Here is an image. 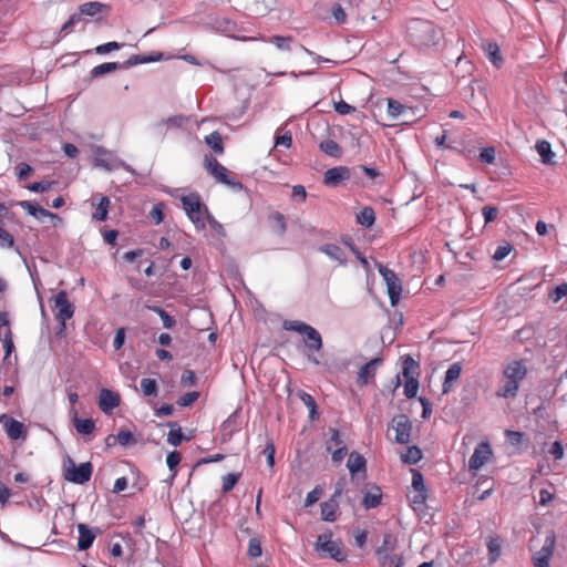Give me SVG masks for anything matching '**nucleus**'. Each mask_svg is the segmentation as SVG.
<instances>
[{
    "label": "nucleus",
    "mask_w": 567,
    "mask_h": 567,
    "mask_svg": "<svg viewBox=\"0 0 567 567\" xmlns=\"http://www.w3.org/2000/svg\"><path fill=\"white\" fill-rule=\"evenodd\" d=\"M213 25L214 28L228 35V37H231V38H235V39H239L237 35H236V32L238 30V27L235 22H233L231 20L227 19V18H216L214 21H213Z\"/></svg>",
    "instance_id": "nucleus-20"
},
{
    "label": "nucleus",
    "mask_w": 567,
    "mask_h": 567,
    "mask_svg": "<svg viewBox=\"0 0 567 567\" xmlns=\"http://www.w3.org/2000/svg\"><path fill=\"white\" fill-rule=\"evenodd\" d=\"M486 545L488 549V560L489 563H495L501 556L502 540L499 537H488Z\"/></svg>",
    "instance_id": "nucleus-29"
},
{
    "label": "nucleus",
    "mask_w": 567,
    "mask_h": 567,
    "mask_svg": "<svg viewBox=\"0 0 567 567\" xmlns=\"http://www.w3.org/2000/svg\"><path fill=\"white\" fill-rule=\"evenodd\" d=\"M367 461L358 452H351L347 462V467L352 475L359 472H365Z\"/></svg>",
    "instance_id": "nucleus-25"
},
{
    "label": "nucleus",
    "mask_w": 567,
    "mask_h": 567,
    "mask_svg": "<svg viewBox=\"0 0 567 567\" xmlns=\"http://www.w3.org/2000/svg\"><path fill=\"white\" fill-rule=\"evenodd\" d=\"M412 472V486L415 492H426L423 475L417 470H411Z\"/></svg>",
    "instance_id": "nucleus-50"
},
{
    "label": "nucleus",
    "mask_w": 567,
    "mask_h": 567,
    "mask_svg": "<svg viewBox=\"0 0 567 567\" xmlns=\"http://www.w3.org/2000/svg\"><path fill=\"white\" fill-rule=\"evenodd\" d=\"M120 68V64L116 62H105L100 65L94 66L91 70L92 78H99L104 74L111 73Z\"/></svg>",
    "instance_id": "nucleus-38"
},
{
    "label": "nucleus",
    "mask_w": 567,
    "mask_h": 567,
    "mask_svg": "<svg viewBox=\"0 0 567 567\" xmlns=\"http://www.w3.org/2000/svg\"><path fill=\"white\" fill-rule=\"evenodd\" d=\"M171 431L167 434V442L173 446H178L183 442L182 429L175 422H169Z\"/></svg>",
    "instance_id": "nucleus-36"
},
{
    "label": "nucleus",
    "mask_w": 567,
    "mask_h": 567,
    "mask_svg": "<svg viewBox=\"0 0 567 567\" xmlns=\"http://www.w3.org/2000/svg\"><path fill=\"white\" fill-rule=\"evenodd\" d=\"M54 309L56 310L55 320L60 324L59 333L65 329L66 320L71 319L74 315V307L68 299V293L64 290L59 291L53 298Z\"/></svg>",
    "instance_id": "nucleus-9"
},
{
    "label": "nucleus",
    "mask_w": 567,
    "mask_h": 567,
    "mask_svg": "<svg viewBox=\"0 0 567 567\" xmlns=\"http://www.w3.org/2000/svg\"><path fill=\"white\" fill-rule=\"evenodd\" d=\"M419 390V381L416 377H411L406 379L405 385H404V395L408 399H412L416 395Z\"/></svg>",
    "instance_id": "nucleus-46"
},
{
    "label": "nucleus",
    "mask_w": 567,
    "mask_h": 567,
    "mask_svg": "<svg viewBox=\"0 0 567 567\" xmlns=\"http://www.w3.org/2000/svg\"><path fill=\"white\" fill-rule=\"evenodd\" d=\"M378 270L386 284L390 302L392 306H395L402 292L401 281L393 270L388 269L381 264L378 265Z\"/></svg>",
    "instance_id": "nucleus-10"
},
{
    "label": "nucleus",
    "mask_w": 567,
    "mask_h": 567,
    "mask_svg": "<svg viewBox=\"0 0 567 567\" xmlns=\"http://www.w3.org/2000/svg\"><path fill=\"white\" fill-rule=\"evenodd\" d=\"M280 51H291V44L295 42L291 35H274L267 40Z\"/></svg>",
    "instance_id": "nucleus-31"
},
{
    "label": "nucleus",
    "mask_w": 567,
    "mask_h": 567,
    "mask_svg": "<svg viewBox=\"0 0 567 567\" xmlns=\"http://www.w3.org/2000/svg\"><path fill=\"white\" fill-rule=\"evenodd\" d=\"M339 507V501L330 497L328 501L321 504V518L324 522H334L336 512Z\"/></svg>",
    "instance_id": "nucleus-27"
},
{
    "label": "nucleus",
    "mask_w": 567,
    "mask_h": 567,
    "mask_svg": "<svg viewBox=\"0 0 567 567\" xmlns=\"http://www.w3.org/2000/svg\"><path fill=\"white\" fill-rule=\"evenodd\" d=\"M357 221L367 228L371 227L375 221V213L371 207H364L357 215Z\"/></svg>",
    "instance_id": "nucleus-32"
},
{
    "label": "nucleus",
    "mask_w": 567,
    "mask_h": 567,
    "mask_svg": "<svg viewBox=\"0 0 567 567\" xmlns=\"http://www.w3.org/2000/svg\"><path fill=\"white\" fill-rule=\"evenodd\" d=\"M382 493L379 486H373L363 495L362 504L367 509L375 508L380 505Z\"/></svg>",
    "instance_id": "nucleus-26"
},
{
    "label": "nucleus",
    "mask_w": 567,
    "mask_h": 567,
    "mask_svg": "<svg viewBox=\"0 0 567 567\" xmlns=\"http://www.w3.org/2000/svg\"><path fill=\"white\" fill-rule=\"evenodd\" d=\"M93 465L90 462L76 465L74 461L68 456L63 464V477L65 481L74 484H85L91 480Z\"/></svg>",
    "instance_id": "nucleus-5"
},
{
    "label": "nucleus",
    "mask_w": 567,
    "mask_h": 567,
    "mask_svg": "<svg viewBox=\"0 0 567 567\" xmlns=\"http://www.w3.org/2000/svg\"><path fill=\"white\" fill-rule=\"evenodd\" d=\"M53 185H54V182L42 181V182L31 183L27 186V188L33 193H44V192L50 190Z\"/></svg>",
    "instance_id": "nucleus-49"
},
{
    "label": "nucleus",
    "mask_w": 567,
    "mask_h": 567,
    "mask_svg": "<svg viewBox=\"0 0 567 567\" xmlns=\"http://www.w3.org/2000/svg\"><path fill=\"white\" fill-rule=\"evenodd\" d=\"M535 147L544 164L550 165L555 163V153L551 151L549 142L545 140L538 141Z\"/></svg>",
    "instance_id": "nucleus-28"
},
{
    "label": "nucleus",
    "mask_w": 567,
    "mask_h": 567,
    "mask_svg": "<svg viewBox=\"0 0 567 567\" xmlns=\"http://www.w3.org/2000/svg\"><path fill=\"white\" fill-rule=\"evenodd\" d=\"M346 445L341 440V435L338 430H331V436L327 441V451H332V449H337L339 446Z\"/></svg>",
    "instance_id": "nucleus-52"
},
{
    "label": "nucleus",
    "mask_w": 567,
    "mask_h": 567,
    "mask_svg": "<svg viewBox=\"0 0 567 567\" xmlns=\"http://www.w3.org/2000/svg\"><path fill=\"white\" fill-rule=\"evenodd\" d=\"M527 372L528 369L522 360H513L505 363L502 369V377L495 395L502 399L516 398L520 383L526 378Z\"/></svg>",
    "instance_id": "nucleus-1"
},
{
    "label": "nucleus",
    "mask_w": 567,
    "mask_h": 567,
    "mask_svg": "<svg viewBox=\"0 0 567 567\" xmlns=\"http://www.w3.org/2000/svg\"><path fill=\"white\" fill-rule=\"evenodd\" d=\"M492 455V449L491 445L487 442L480 443L475 450L472 456L468 460V468L471 471H477L480 470L491 457Z\"/></svg>",
    "instance_id": "nucleus-12"
},
{
    "label": "nucleus",
    "mask_w": 567,
    "mask_h": 567,
    "mask_svg": "<svg viewBox=\"0 0 567 567\" xmlns=\"http://www.w3.org/2000/svg\"><path fill=\"white\" fill-rule=\"evenodd\" d=\"M110 199L106 196H102L96 205L93 218L96 220H105L109 213Z\"/></svg>",
    "instance_id": "nucleus-37"
},
{
    "label": "nucleus",
    "mask_w": 567,
    "mask_h": 567,
    "mask_svg": "<svg viewBox=\"0 0 567 567\" xmlns=\"http://www.w3.org/2000/svg\"><path fill=\"white\" fill-rule=\"evenodd\" d=\"M566 296H567V284H561L549 292V299L555 303L560 301Z\"/></svg>",
    "instance_id": "nucleus-54"
},
{
    "label": "nucleus",
    "mask_w": 567,
    "mask_h": 567,
    "mask_svg": "<svg viewBox=\"0 0 567 567\" xmlns=\"http://www.w3.org/2000/svg\"><path fill=\"white\" fill-rule=\"evenodd\" d=\"M78 532H79V539H78L79 550L89 549L95 539V534L84 524L78 525Z\"/></svg>",
    "instance_id": "nucleus-19"
},
{
    "label": "nucleus",
    "mask_w": 567,
    "mask_h": 567,
    "mask_svg": "<svg viewBox=\"0 0 567 567\" xmlns=\"http://www.w3.org/2000/svg\"><path fill=\"white\" fill-rule=\"evenodd\" d=\"M320 151L331 157H340L341 156V147L333 140H324L319 145Z\"/></svg>",
    "instance_id": "nucleus-34"
},
{
    "label": "nucleus",
    "mask_w": 567,
    "mask_h": 567,
    "mask_svg": "<svg viewBox=\"0 0 567 567\" xmlns=\"http://www.w3.org/2000/svg\"><path fill=\"white\" fill-rule=\"evenodd\" d=\"M291 143H292V136H291V133L289 131L285 132L282 135H277L276 136L275 145L277 147L278 146H284L285 148H289L291 146Z\"/></svg>",
    "instance_id": "nucleus-63"
},
{
    "label": "nucleus",
    "mask_w": 567,
    "mask_h": 567,
    "mask_svg": "<svg viewBox=\"0 0 567 567\" xmlns=\"http://www.w3.org/2000/svg\"><path fill=\"white\" fill-rule=\"evenodd\" d=\"M164 208L165 205L163 203H157L150 212V216L156 225L161 224L164 219Z\"/></svg>",
    "instance_id": "nucleus-55"
},
{
    "label": "nucleus",
    "mask_w": 567,
    "mask_h": 567,
    "mask_svg": "<svg viewBox=\"0 0 567 567\" xmlns=\"http://www.w3.org/2000/svg\"><path fill=\"white\" fill-rule=\"evenodd\" d=\"M315 550L321 558H331L339 563L347 559V553L342 542L340 539H333L331 530H326L318 535L315 543Z\"/></svg>",
    "instance_id": "nucleus-3"
},
{
    "label": "nucleus",
    "mask_w": 567,
    "mask_h": 567,
    "mask_svg": "<svg viewBox=\"0 0 567 567\" xmlns=\"http://www.w3.org/2000/svg\"><path fill=\"white\" fill-rule=\"evenodd\" d=\"M199 396V393L198 392H188V393H185L184 395H182L177 403L178 405L181 406H189L192 405Z\"/></svg>",
    "instance_id": "nucleus-61"
},
{
    "label": "nucleus",
    "mask_w": 567,
    "mask_h": 567,
    "mask_svg": "<svg viewBox=\"0 0 567 567\" xmlns=\"http://www.w3.org/2000/svg\"><path fill=\"white\" fill-rule=\"evenodd\" d=\"M32 172V167L27 163H20L16 167V173L19 179H27Z\"/></svg>",
    "instance_id": "nucleus-64"
},
{
    "label": "nucleus",
    "mask_w": 567,
    "mask_h": 567,
    "mask_svg": "<svg viewBox=\"0 0 567 567\" xmlns=\"http://www.w3.org/2000/svg\"><path fill=\"white\" fill-rule=\"evenodd\" d=\"M422 458V451L417 446L408 447L406 452L401 455V460L406 464H416Z\"/></svg>",
    "instance_id": "nucleus-39"
},
{
    "label": "nucleus",
    "mask_w": 567,
    "mask_h": 567,
    "mask_svg": "<svg viewBox=\"0 0 567 567\" xmlns=\"http://www.w3.org/2000/svg\"><path fill=\"white\" fill-rule=\"evenodd\" d=\"M392 429L395 431V442L399 444H408L411 440L412 424L404 414L396 415L391 422Z\"/></svg>",
    "instance_id": "nucleus-11"
},
{
    "label": "nucleus",
    "mask_w": 567,
    "mask_h": 567,
    "mask_svg": "<svg viewBox=\"0 0 567 567\" xmlns=\"http://www.w3.org/2000/svg\"><path fill=\"white\" fill-rule=\"evenodd\" d=\"M411 107L400 103L399 101H395L393 99H388V114L396 118L399 116L404 117V122H408L409 120V113L411 112Z\"/></svg>",
    "instance_id": "nucleus-23"
},
{
    "label": "nucleus",
    "mask_w": 567,
    "mask_h": 567,
    "mask_svg": "<svg viewBox=\"0 0 567 567\" xmlns=\"http://www.w3.org/2000/svg\"><path fill=\"white\" fill-rule=\"evenodd\" d=\"M116 436V443L122 446H130L136 443V440L133 433L128 430H121Z\"/></svg>",
    "instance_id": "nucleus-45"
},
{
    "label": "nucleus",
    "mask_w": 567,
    "mask_h": 567,
    "mask_svg": "<svg viewBox=\"0 0 567 567\" xmlns=\"http://www.w3.org/2000/svg\"><path fill=\"white\" fill-rule=\"evenodd\" d=\"M402 374L405 379L416 377L419 374V363L411 355H405L403 358Z\"/></svg>",
    "instance_id": "nucleus-33"
},
{
    "label": "nucleus",
    "mask_w": 567,
    "mask_h": 567,
    "mask_svg": "<svg viewBox=\"0 0 567 567\" xmlns=\"http://www.w3.org/2000/svg\"><path fill=\"white\" fill-rule=\"evenodd\" d=\"M20 206L31 216L35 217L39 220H42L44 218H50L52 220L61 221V218L51 213L50 210L32 203L29 200H23L20 203Z\"/></svg>",
    "instance_id": "nucleus-16"
},
{
    "label": "nucleus",
    "mask_w": 567,
    "mask_h": 567,
    "mask_svg": "<svg viewBox=\"0 0 567 567\" xmlns=\"http://www.w3.org/2000/svg\"><path fill=\"white\" fill-rule=\"evenodd\" d=\"M480 159L485 164H492L495 161V148L492 146L482 148Z\"/></svg>",
    "instance_id": "nucleus-59"
},
{
    "label": "nucleus",
    "mask_w": 567,
    "mask_h": 567,
    "mask_svg": "<svg viewBox=\"0 0 567 567\" xmlns=\"http://www.w3.org/2000/svg\"><path fill=\"white\" fill-rule=\"evenodd\" d=\"M284 329L305 336V346L310 352H318L322 349L321 334L310 324L299 320H287L284 322Z\"/></svg>",
    "instance_id": "nucleus-4"
},
{
    "label": "nucleus",
    "mask_w": 567,
    "mask_h": 567,
    "mask_svg": "<svg viewBox=\"0 0 567 567\" xmlns=\"http://www.w3.org/2000/svg\"><path fill=\"white\" fill-rule=\"evenodd\" d=\"M395 542L396 540L392 534H384L383 544L377 549V556L384 555L385 553H392L395 547Z\"/></svg>",
    "instance_id": "nucleus-41"
},
{
    "label": "nucleus",
    "mask_w": 567,
    "mask_h": 567,
    "mask_svg": "<svg viewBox=\"0 0 567 567\" xmlns=\"http://www.w3.org/2000/svg\"><path fill=\"white\" fill-rule=\"evenodd\" d=\"M462 372V365L458 362L451 364L445 372L444 383H443V393H447L452 386V384L460 378Z\"/></svg>",
    "instance_id": "nucleus-24"
},
{
    "label": "nucleus",
    "mask_w": 567,
    "mask_h": 567,
    "mask_svg": "<svg viewBox=\"0 0 567 567\" xmlns=\"http://www.w3.org/2000/svg\"><path fill=\"white\" fill-rule=\"evenodd\" d=\"M71 412L73 413V426L79 434L89 435L94 432L95 423L92 419H80L74 410H71Z\"/></svg>",
    "instance_id": "nucleus-22"
},
{
    "label": "nucleus",
    "mask_w": 567,
    "mask_h": 567,
    "mask_svg": "<svg viewBox=\"0 0 567 567\" xmlns=\"http://www.w3.org/2000/svg\"><path fill=\"white\" fill-rule=\"evenodd\" d=\"M205 167L207 172L218 182L229 186L234 190H241L243 184L230 177L228 169L221 165L216 158L205 157Z\"/></svg>",
    "instance_id": "nucleus-7"
},
{
    "label": "nucleus",
    "mask_w": 567,
    "mask_h": 567,
    "mask_svg": "<svg viewBox=\"0 0 567 567\" xmlns=\"http://www.w3.org/2000/svg\"><path fill=\"white\" fill-rule=\"evenodd\" d=\"M299 398L303 402V404L309 409L310 417L311 419L317 417L318 416L317 403H316L315 399L312 398V395L302 391L299 393Z\"/></svg>",
    "instance_id": "nucleus-44"
},
{
    "label": "nucleus",
    "mask_w": 567,
    "mask_h": 567,
    "mask_svg": "<svg viewBox=\"0 0 567 567\" xmlns=\"http://www.w3.org/2000/svg\"><path fill=\"white\" fill-rule=\"evenodd\" d=\"M270 219L275 223L277 227V234L284 235L287 229L285 216L279 212H275L274 214L270 215Z\"/></svg>",
    "instance_id": "nucleus-48"
},
{
    "label": "nucleus",
    "mask_w": 567,
    "mask_h": 567,
    "mask_svg": "<svg viewBox=\"0 0 567 567\" xmlns=\"http://www.w3.org/2000/svg\"><path fill=\"white\" fill-rule=\"evenodd\" d=\"M121 403V396L118 393L113 392L109 389H102L99 395V408L105 414H111Z\"/></svg>",
    "instance_id": "nucleus-13"
},
{
    "label": "nucleus",
    "mask_w": 567,
    "mask_h": 567,
    "mask_svg": "<svg viewBox=\"0 0 567 567\" xmlns=\"http://www.w3.org/2000/svg\"><path fill=\"white\" fill-rule=\"evenodd\" d=\"M239 477H240V475L235 474V473L225 475L223 477V492L224 493L230 492L234 488V486L236 485V483L238 482Z\"/></svg>",
    "instance_id": "nucleus-53"
},
{
    "label": "nucleus",
    "mask_w": 567,
    "mask_h": 567,
    "mask_svg": "<svg viewBox=\"0 0 567 567\" xmlns=\"http://www.w3.org/2000/svg\"><path fill=\"white\" fill-rule=\"evenodd\" d=\"M512 249H513V246L508 243H505L504 245L498 246L493 255L494 260H496V261L503 260L504 258H506L509 255Z\"/></svg>",
    "instance_id": "nucleus-56"
},
{
    "label": "nucleus",
    "mask_w": 567,
    "mask_h": 567,
    "mask_svg": "<svg viewBox=\"0 0 567 567\" xmlns=\"http://www.w3.org/2000/svg\"><path fill=\"white\" fill-rule=\"evenodd\" d=\"M123 44L118 43V42H115V41H112V42H107V43H104V44H101V45H97L95 48V52L97 54H104V53H109L113 50H118L122 48Z\"/></svg>",
    "instance_id": "nucleus-60"
},
{
    "label": "nucleus",
    "mask_w": 567,
    "mask_h": 567,
    "mask_svg": "<svg viewBox=\"0 0 567 567\" xmlns=\"http://www.w3.org/2000/svg\"><path fill=\"white\" fill-rule=\"evenodd\" d=\"M14 245L13 236L4 228L0 227V247L11 248Z\"/></svg>",
    "instance_id": "nucleus-58"
},
{
    "label": "nucleus",
    "mask_w": 567,
    "mask_h": 567,
    "mask_svg": "<svg viewBox=\"0 0 567 567\" xmlns=\"http://www.w3.org/2000/svg\"><path fill=\"white\" fill-rule=\"evenodd\" d=\"M411 41L417 47H434L439 43L442 32L427 20H413L408 27Z\"/></svg>",
    "instance_id": "nucleus-2"
},
{
    "label": "nucleus",
    "mask_w": 567,
    "mask_h": 567,
    "mask_svg": "<svg viewBox=\"0 0 567 567\" xmlns=\"http://www.w3.org/2000/svg\"><path fill=\"white\" fill-rule=\"evenodd\" d=\"M319 250L326 254L330 259L338 261L340 265L347 264V257L344 250L334 244H326L319 248Z\"/></svg>",
    "instance_id": "nucleus-21"
},
{
    "label": "nucleus",
    "mask_w": 567,
    "mask_h": 567,
    "mask_svg": "<svg viewBox=\"0 0 567 567\" xmlns=\"http://www.w3.org/2000/svg\"><path fill=\"white\" fill-rule=\"evenodd\" d=\"M556 544V534L554 530H548L546 533L544 544L540 549L536 550L532 555V564L534 567H549L550 559L554 554V548Z\"/></svg>",
    "instance_id": "nucleus-8"
},
{
    "label": "nucleus",
    "mask_w": 567,
    "mask_h": 567,
    "mask_svg": "<svg viewBox=\"0 0 567 567\" xmlns=\"http://www.w3.org/2000/svg\"><path fill=\"white\" fill-rule=\"evenodd\" d=\"M4 429H6L7 435L11 440H23L24 441L27 439V429H25L24 424L13 417L10 420H7Z\"/></svg>",
    "instance_id": "nucleus-17"
},
{
    "label": "nucleus",
    "mask_w": 567,
    "mask_h": 567,
    "mask_svg": "<svg viewBox=\"0 0 567 567\" xmlns=\"http://www.w3.org/2000/svg\"><path fill=\"white\" fill-rule=\"evenodd\" d=\"M497 212H498L497 207L484 206L482 208V215L484 217L485 224H489V223L494 221L496 218Z\"/></svg>",
    "instance_id": "nucleus-62"
},
{
    "label": "nucleus",
    "mask_w": 567,
    "mask_h": 567,
    "mask_svg": "<svg viewBox=\"0 0 567 567\" xmlns=\"http://www.w3.org/2000/svg\"><path fill=\"white\" fill-rule=\"evenodd\" d=\"M150 309L161 317L164 328L169 329L175 324L173 317H171L164 309L157 306L150 307Z\"/></svg>",
    "instance_id": "nucleus-47"
},
{
    "label": "nucleus",
    "mask_w": 567,
    "mask_h": 567,
    "mask_svg": "<svg viewBox=\"0 0 567 567\" xmlns=\"http://www.w3.org/2000/svg\"><path fill=\"white\" fill-rule=\"evenodd\" d=\"M182 204L186 215L195 227L197 229H204L206 226L205 214L208 215L209 213L206 207H203L199 196L196 194L183 196Z\"/></svg>",
    "instance_id": "nucleus-6"
},
{
    "label": "nucleus",
    "mask_w": 567,
    "mask_h": 567,
    "mask_svg": "<svg viewBox=\"0 0 567 567\" xmlns=\"http://www.w3.org/2000/svg\"><path fill=\"white\" fill-rule=\"evenodd\" d=\"M247 554L250 558H258L261 556V544L257 538L249 539Z\"/></svg>",
    "instance_id": "nucleus-51"
},
{
    "label": "nucleus",
    "mask_w": 567,
    "mask_h": 567,
    "mask_svg": "<svg viewBox=\"0 0 567 567\" xmlns=\"http://www.w3.org/2000/svg\"><path fill=\"white\" fill-rule=\"evenodd\" d=\"M350 176V168L346 166H338L326 171L323 175V183L328 186H337L342 181L349 179Z\"/></svg>",
    "instance_id": "nucleus-15"
},
{
    "label": "nucleus",
    "mask_w": 567,
    "mask_h": 567,
    "mask_svg": "<svg viewBox=\"0 0 567 567\" xmlns=\"http://www.w3.org/2000/svg\"><path fill=\"white\" fill-rule=\"evenodd\" d=\"M382 358H374L363 364L357 375V383L360 386L367 385L375 375L378 368L382 364Z\"/></svg>",
    "instance_id": "nucleus-14"
},
{
    "label": "nucleus",
    "mask_w": 567,
    "mask_h": 567,
    "mask_svg": "<svg viewBox=\"0 0 567 567\" xmlns=\"http://www.w3.org/2000/svg\"><path fill=\"white\" fill-rule=\"evenodd\" d=\"M100 156L95 158V165L105 168L106 171H115L120 167H124V163L118 158L114 157L107 152L99 153Z\"/></svg>",
    "instance_id": "nucleus-18"
},
{
    "label": "nucleus",
    "mask_w": 567,
    "mask_h": 567,
    "mask_svg": "<svg viewBox=\"0 0 567 567\" xmlns=\"http://www.w3.org/2000/svg\"><path fill=\"white\" fill-rule=\"evenodd\" d=\"M104 9H107V6L99 2V1H91L86 2L80 6L79 11L82 16H89L94 17L97 13L102 12Z\"/></svg>",
    "instance_id": "nucleus-30"
},
{
    "label": "nucleus",
    "mask_w": 567,
    "mask_h": 567,
    "mask_svg": "<svg viewBox=\"0 0 567 567\" xmlns=\"http://www.w3.org/2000/svg\"><path fill=\"white\" fill-rule=\"evenodd\" d=\"M378 559L383 567H401L402 558L398 555H392L391 553H385L384 555L378 556Z\"/></svg>",
    "instance_id": "nucleus-40"
},
{
    "label": "nucleus",
    "mask_w": 567,
    "mask_h": 567,
    "mask_svg": "<svg viewBox=\"0 0 567 567\" xmlns=\"http://www.w3.org/2000/svg\"><path fill=\"white\" fill-rule=\"evenodd\" d=\"M322 495V488L320 486H316L311 492H309L305 499V506L309 507L317 503Z\"/></svg>",
    "instance_id": "nucleus-57"
},
{
    "label": "nucleus",
    "mask_w": 567,
    "mask_h": 567,
    "mask_svg": "<svg viewBox=\"0 0 567 567\" xmlns=\"http://www.w3.org/2000/svg\"><path fill=\"white\" fill-rule=\"evenodd\" d=\"M205 142L216 154H223V138L218 132H213L209 135H207L205 137Z\"/></svg>",
    "instance_id": "nucleus-35"
},
{
    "label": "nucleus",
    "mask_w": 567,
    "mask_h": 567,
    "mask_svg": "<svg viewBox=\"0 0 567 567\" xmlns=\"http://www.w3.org/2000/svg\"><path fill=\"white\" fill-rule=\"evenodd\" d=\"M141 390L146 396L157 395V383L154 379L143 378L141 380Z\"/></svg>",
    "instance_id": "nucleus-42"
},
{
    "label": "nucleus",
    "mask_w": 567,
    "mask_h": 567,
    "mask_svg": "<svg viewBox=\"0 0 567 567\" xmlns=\"http://www.w3.org/2000/svg\"><path fill=\"white\" fill-rule=\"evenodd\" d=\"M485 52L489 59V61L495 65L499 66L502 62V58L499 55V49L496 43H488L485 48Z\"/></svg>",
    "instance_id": "nucleus-43"
}]
</instances>
